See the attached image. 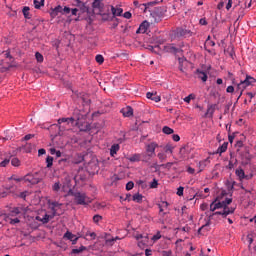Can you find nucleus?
<instances>
[{
    "mask_svg": "<svg viewBox=\"0 0 256 256\" xmlns=\"http://www.w3.org/2000/svg\"><path fill=\"white\" fill-rule=\"evenodd\" d=\"M193 99H195V94H189L188 96H186L184 98V102L185 103H191V101H193Z\"/></svg>",
    "mask_w": 256,
    "mask_h": 256,
    "instance_id": "obj_34",
    "label": "nucleus"
},
{
    "mask_svg": "<svg viewBox=\"0 0 256 256\" xmlns=\"http://www.w3.org/2000/svg\"><path fill=\"white\" fill-rule=\"evenodd\" d=\"M162 255H163V256H172V255H173V252H171V251H163V252H162Z\"/></svg>",
    "mask_w": 256,
    "mask_h": 256,
    "instance_id": "obj_63",
    "label": "nucleus"
},
{
    "mask_svg": "<svg viewBox=\"0 0 256 256\" xmlns=\"http://www.w3.org/2000/svg\"><path fill=\"white\" fill-rule=\"evenodd\" d=\"M177 37H191L192 32L191 30L185 29V28H178L176 30Z\"/></svg>",
    "mask_w": 256,
    "mask_h": 256,
    "instance_id": "obj_12",
    "label": "nucleus"
},
{
    "mask_svg": "<svg viewBox=\"0 0 256 256\" xmlns=\"http://www.w3.org/2000/svg\"><path fill=\"white\" fill-rule=\"evenodd\" d=\"M160 215H166L167 211H169V202L161 201L158 203Z\"/></svg>",
    "mask_w": 256,
    "mask_h": 256,
    "instance_id": "obj_11",
    "label": "nucleus"
},
{
    "mask_svg": "<svg viewBox=\"0 0 256 256\" xmlns=\"http://www.w3.org/2000/svg\"><path fill=\"white\" fill-rule=\"evenodd\" d=\"M46 163H47V167H48V168L53 167V157L48 156V157L46 158Z\"/></svg>",
    "mask_w": 256,
    "mask_h": 256,
    "instance_id": "obj_39",
    "label": "nucleus"
},
{
    "mask_svg": "<svg viewBox=\"0 0 256 256\" xmlns=\"http://www.w3.org/2000/svg\"><path fill=\"white\" fill-rule=\"evenodd\" d=\"M151 51H153L154 53H171V51H173V46H171V44L168 45H158V46H151Z\"/></svg>",
    "mask_w": 256,
    "mask_h": 256,
    "instance_id": "obj_6",
    "label": "nucleus"
},
{
    "mask_svg": "<svg viewBox=\"0 0 256 256\" xmlns=\"http://www.w3.org/2000/svg\"><path fill=\"white\" fill-rule=\"evenodd\" d=\"M132 201H135L136 203H141V201H143V195H141L140 193L134 194L132 197Z\"/></svg>",
    "mask_w": 256,
    "mask_h": 256,
    "instance_id": "obj_32",
    "label": "nucleus"
},
{
    "mask_svg": "<svg viewBox=\"0 0 256 256\" xmlns=\"http://www.w3.org/2000/svg\"><path fill=\"white\" fill-rule=\"evenodd\" d=\"M99 15H101L103 21H113V15L107 9L99 12Z\"/></svg>",
    "mask_w": 256,
    "mask_h": 256,
    "instance_id": "obj_14",
    "label": "nucleus"
},
{
    "mask_svg": "<svg viewBox=\"0 0 256 256\" xmlns=\"http://www.w3.org/2000/svg\"><path fill=\"white\" fill-rule=\"evenodd\" d=\"M57 15H59V12H57L55 8L51 9L50 17H52V19H55V17H57Z\"/></svg>",
    "mask_w": 256,
    "mask_h": 256,
    "instance_id": "obj_49",
    "label": "nucleus"
},
{
    "mask_svg": "<svg viewBox=\"0 0 256 256\" xmlns=\"http://www.w3.org/2000/svg\"><path fill=\"white\" fill-rule=\"evenodd\" d=\"M185 61H187V60H185V58H179L178 59V62H179V69H180V71L182 72V73H184V68H183V63H185Z\"/></svg>",
    "mask_w": 256,
    "mask_h": 256,
    "instance_id": "obj_35",
    "label": "nucleus"
},
{
    "mask_svg": "<svg viewBox=\"0 0 256 256\" xmlns=\"http://www.w3.org/2000/svg\"><path fill=\"white\" fill-rule=\"evenodd\" d=\"M54 9H56L58 13H61L63 15V7L61 5L56 6Z\"/></svg>",
    "mask_w": 256,
    "mask_h": 256,
    "instance_id": "obj_61",
    "label": "nucleus"
},
{
    "mask_svg": "<svg viewBox=\"0 0 256 256\" xmlns=\"http://www.w3.org/2000/svg\"><path fill=\"white\" fill-rule=\"evenodd\" d=\"M64 239H68V241L72 242V245H77V241H79V237L75 236L73 233L70 231H67L64 234Z\"/></svg>",
    "mask_w": 256,
    "mask_h": 256,
    "instance_id": "obj_13",
    "label": "nucleus"
},
{
    "mask_svg": "<svg viewBox=\"0 0 256 256\" xmlns=\"http://www.w3.org/2000/svg\"><path fill=\"white\" fill-rule=\"evenodd\" d=\"M227 147H229V142H224L218 149L216 150V153L218 155H223L225 151H227Z\"/></svg>",
    "mask_w": 256,
    "mask_h": 256,
    "instance_id": "obj_20",
    "label": "nucleus"
},
{
    "mask_svg": "<svg viewBox=\"0 0 256 256\" xmlns=\"http://www.w3.org/2000/svg\"><path fill=\"white\" fill-rule=\"evenodd\" d=\"M162 133H164L165 135H173L174 131L173 128H170L169 126H164L162 128Z\"/></svg>",
    "mask_w": 256,
    "mask_h": 256,
    "instance_id": "obj_31",
    "label": "nucleus"
},
{
    "mask_svg": "<svg viewBox=\"0 0 256 256\" xmlns=\"http://www.w3.org/2000/svg\"><path fill=\"white\" fill-rule=\"evenodd\" d=\"M159 239H161V232H157L153 237H152V240L154 241H159Z\"/></svg>",
    "mask_w": 256,
    "mask_h": 256,
    "instance_id": "obj_51",
    "label": "nucleus"
},
{
    "mask_svg": "<svg viewBox=\"0 0 256 256\" xmlns=\"http://www.w3.org/2000/svg\"><path fill=\"white\" fill-rule=\"evenodd\" d=\"M33 3H34L35 9H41V7L45 5V0H40V1L34 0Z\"/></svg>",
    "mask_w": 256,
    "mask_h": 256,
    "instance_id": "obj_30",
    "label": "nucleus"
},
{
    "mask_svg": "<svg viewBox=\"0 0 256 256\" xmlns=\"http://www.w3.org/2000/svg\"><path fill=\"white\" fill-rule=\"evenodd\" d=\"M9 181H17L18 183L23 180V178L17 177L15 175H12L11 177L8 178Z\"/></svg>",
    "mask_w": 256,
    "mask_h": 256,
    "instance_id": "obj_43",
    "label": "nucleus"
},
{
    "mask_svg": "<svg viewBox=\"0 0 256 256\" xmlns=\"http://www.w3.org/2000/svg\"><path fill=\"white\" fill-rule=\"evenodd\" d=\"M159 147V144L157 142H150L146 144V155L151 159L152 157H155V149Z\"/></svg>",
    "mask_w": 256,
    "mask_h": 256,
    "instance_id": "obj_8",
    "label": "nucleus"
},
{
    "mask_svg": "<svg viewBox=\"0 0 256 256\" xmlns=\"http://www.w3.org/2000/svg\"><path fill=\"white\" fill-rule=\"evenodd\" d=\"M200 25H207V20L205 18H201L199 20Z\"/></svg>",
    "mask_w": 256,
    "mask_h": 256,
    "instance_id": "obj_64",
    "label": "nucleus"
},
{
    "mask_svg": "<svg viewBox=\"0 0 256 256\" xmlns=\"http://www.w3.org/2000/svg\"><path fill=\"white\" fill-rule=\"evenodd\" d=\"M119 149H121V147L119 146V144H113L110 148V155L111 157H114L117 155V152L119 151Z\"/></svg>",
    "mask_w": 256,
    "mask_h": 256,
    "instance_id": "obj_23",
    "label": "nucleus"
},
{
    "mask_svg": "<svg viewBox=\"0 0 256 256\" xmlns=\"http://www.w3.org/2000/svg\"><path fill=\"white\" fill-rule=\"evenodd\" d=\"M197 77L198 79H201V81H203V83H205L208 79L207 73L201 70H197L196 71Z\"/></svg>",
    "mask_w": 256,
    "mask_h": 256,
    "instance_id": "obj_22",
    "label": "nucleus"
},
{
    "mask_svg": "<svg viewBox=\"0 0 256 256\" xmlns=\"http://www.w3.org/2000/svg\"><path fill=\"white\" fill-rule=\"evenodd\" d=\"M11 165L12 167H21V160H19L17 157H13L11 159Z\"/></svg>",
    "mask_w": 256,
    "mask_h": 256,
    "instance_id": "obj_29",
    "label": "nucleus"
},
{
    "mask_svg": "<svg viewBox=\"0 0 256 256\" xmlns=\"http://www.w3.org/2000/svg\"><path fill=\"white\" fill-rule=\"evenodd\" d=\"M255 78L249 75H245L243 80H240L239 83L233 81V85L236 86V93H239V97L243 95V92L247 89V87H251V85H255Z\"/></svg>",
    "mask_w": 256,
    "mask_h": 256,
    "instance_id": "obj_2",
    "label": "nucleus"
},
{
    "mask_svg": "<svg viewBox=\"0 0 256 256\" xmlns=\"http://www.w3.org/2000/svg\"><path fill=\"white\" fill-rule=\"evenodd\" d=\"M83 251H87V247L85 246H80L79 248H74L72 249V253L74 255H79V253H83Z\"/></svg>",
    "mask_w": 256,
    "mask_h": 256,
    "instance_id": "obj_28",
    "label": "nucleus"
},
{
    "mask_svg": "<svg viewBox=\"0 0 256 256\" xmlns=\"http://www.w3.org/2000/svg\"><path fill=\"white\" fill-rule=\"evenodd\" d=\"M159 187V182L157 179H153V181L150 183V189H157Z\"/></svg>",
    "mask_w": 256,
    "mask_h": 256,
    "instance_id": "obj_38",
    "label": "nucleus"
},
{
    "mask_svg": "<svg viewBox=\"0 0 256 256\" xmlns=\"http://www.w3.org/2000/svg\"><path fill=\"white\" fill-rule=\"evenodd\" d=\"M148 29H149V22L144 21V22L141 23V25L139 26L136 33H147Z\"/></svg>",
    "mask_w": 256,
    "mask_h": 256,
    "instance_id": "obj_17",
    "label": "nucleus"
},
{
    "mask_svg": "<svg viewBox=\"0 0 256 256\" xmlns=\"http://www.w3.org/2000/svg\"><path fill=\"white\" fill-rule=\"evenodd\" d=\"M109 9H111L112 17H121L123 15V8L109 6Z\"/></svg>",
    "mask_w": 256,
    "mask_h": 256,
    "instance_id": "obj_15",
    "label": "nucleus"
},
{
    "mask_svg": "<svg viewBox=\"0 0 256 256\" xmlns=\"http://www.w3.org/2000/svg\"><path fill=\"white\" fill-rule=\"evenodd\" d=\"M122 113H123L124 117H131L133 115V108L127 107L125 109H122Z\"/></svg>",
    "mask_w": 256,
    "mask_h": 256,
    "instance_id": "obj_27",
    "label": "nucleus"
},
{
    "mask_svg": "<svg viewBox=\"0 0 256 256\" xmlns=\"http://www.w3.org/2000/svg\"><path fill=\"white\" fill-rule=\"evenodd\" d=\"M235 174L240 181H243V179L249 180L251 177H253V175H245V170H243V168H237Z\"/></svg>",
    "mask_w": 256,
    "mask_h": 256,
    "instance_id": "obj_10",
    "label": "nucleus"
},
{
    "mask_svg": "<svg viewBox=\"0 0 256 256\" xmlns=\"http://www.w3.org/2000/svg\"><path fill=\"white\" fill-rule=\"evenodd\" d=\"M131 17H132L131 12H125V13L123 14V18H124V19H131Z\"/></svg>",
    "mask_w": 256,
    "mask_h": 256,
    "instance_id": "obj_60",
    "label": "nucleus"
},
{
    "mask_svg": "<svg viewBox=\"0 0 256 256\" xmlns=\"http://www.w3.org/2000/svg\"><path fill=\"white\" fill-rule=\"evenodd\" d=\"M46 153H47V151L45 149H43V148L38 150L39 157H41V155H45Z\"/></svg>",
    "mask_w": 256,
    "mask_h": 256,
    "instance_id": "obj_62",
    "label": "nucleus"
},
{
    "mask_svg": "<svg viewBox=\"0 0 256 256\" xmlns=\"http://www.w3.org/2000/svg\"><path fill=\"white\" fill-rule=\"evenodd\" d=\"M35 58L38 61V63H43V54L36 52L35 53Z\"/></svg>",
    "mask_w": 256,
    "mask_h": 256,
    "instance_id": "obj_42",
    "label": "nucleus"
},
{
    "mask_svg": "<svg viewBox=\"0 0 256 256\" xmlns=\"http://www.w3.org/2000/svg\"><path fill=\"white\" fill-rule=\"evenodd\" d=\"M57 15H59V12H57L55 8L51 9L50 17H52V19H55V17H57Z\"/></svg>",
    "mask_w": 256,
    "mask_h": 256,
    "instance_id": "obj_48",
    "label": "nucleus"
},
{
    "mask_svg": "<svg viewBox=\"0 0 256 256\" xmlns=\"http://www.w3.org/2000/svg\"><path fill=\"white\" fill-rule=\"evenodd\" d=\"M161 147H162L163 151L159 152L157 154V157H158L160 163H165V161H167V155H173L175 146H173L171 143H168L165 146H161Z\"/></svg>",
    "mask_w": 256,
    "mask_h": 256,
    "instance_id": "obj_3",
    "label": "nucleus"
},
{
    "mask_svg": "<svg viewBox=\"0 0 256 256\" xmlns=\"http://www.w3.org/2000/svg\"><path fill=\"white\" fill-rule=\"evenodd\" d=\"M52 211H53V215L57 214V207H61V203L59 202H52Z\"/></svg>",
    "mask_w": 256,
    "mask_h": 256,
    "instance_id": "obj_33",
    "label": "nucleus"
},
{
    "mask_svg": "<svg viewBox=\"0 0 256 256\" xmlns=\"http://www.w3.org/2000/svg\"><path fill=\"white\" fill-rule=\"evenodd\" d=\"M61 123H75V118L74 117H70V118H60L58 119V125H61Z\"/></svg>",
    "mask_w": 256,
    "mask_h": 256,
    "instance_id": "obj_25",
    "label": "nucleus"
},
{
    "mask_svg": "<svg viewBox=\"0 0 256 256\" xmlns=\"http://www.w3.org/2000/svg\"><path fill=\"white\" fill-rule=\"evenodd\" d=\"M17 223H20L19 218L10 219V225H17Z\"/></svg>",
    "mask_w": 256,
    "mask_h": 256,
    "instance_id": "obj_54",
    "label": "nucleus"
},
{
    "mask_svg": "<svg viewBox=\"0 0 256 256\" xmlns=\"http://www.w3.org/2000/svg\"><path fill=\"white\" fill-rule=\"evenodd\" d=\"M22 13H23L25 19H30V17H29V7L25 6L22 10Z\"/></svg>",
    "mask_w": 256,
    "mask_h": 256,
    "instance_id": "obj_36",
    "label": "nucleus"
},
{
    "mask_svg": "<svg viewBox=\"0 0 256 256\" xmlns=\"http://www.w3.org/2000/svg\"><path fill=\"white\" fill-rule=\"evenodd\" d=\"M136 241H138V247L140 249H145L149 245V236H143L141 234L134 235Z\"/></svg>",
    "mask_w": 256,
    "mask_h": 256,
    "instance_id": "obj_7",
    "label": "nucleus"
},
{
    "mask_svg": "<svg viewBox=\"0 0 256 256\" xmlns=\"http://www.w3.org/2000/svg\"><path fill=\"white\" fill-rule=\"evenodd\" d=\"M226 9L229 11L233 7V0H227Z\"/></svg>",
    "mask_w": 256,
    "mask_h": 256,
    "instance_id": "obj_55",
    "label": "nucleus"
},
{
    "mask_svg": "<svg viewBox=\"0 0 256 256\" xmlns=\"http://www.w3.org/2000/svg\"><path fill=\"white\" fill-rule=\"evenodd\" d=\"M235 92V87L233 86H228L226 89V93H234Z\"/></svg>",
    "mask_w": 256,
    "mask_h": 256,
    "instance_id": "obj_57",
    "label": "nucleus"
},
{
    "mask_svg": "<svg viewBox=\"0 0 256 256\" xmlns=\"http://www.w3.org/2000/svg\"><path fill=\"white\" fill-rule=\"evenodd\" d=\"M103 219V216L99 215V214H96L93 216V221L95 223H99V221H101Z\"/></svg>",
    "mask_w": 256,
    "mask_h": 256,
    "instance_id": "obj_44",
    "label": "nucleus"
},
{
    "mask_svg": "<svg viewBox=\"0 0 256 256\" xmlns=\"http://www.w3.org/2000/svg\"><path fill=\"white\" fill-rule=\"evenodd\" d=\"M147 99H151V101H155V103H159V101H161V96L148 92L146 94Z\"/></svg>",
    "mask_w": 256,
    "mask_h": 256,
    "instance_id": "obj_19",
    "label": "nucleus"
},
{
    "mask_svg": "<svg viewBox=\"0 0 256 256\" xmlns=\"http://www.w3.org/2000/svg\"><path fill=\"white\" fill-rule=\"evenodd\" d=\"M211 36H208L207 40H206V44L209 46V47H215V42L214 41H211Z\"/></svg>",
    "mask_w": 256,
    "mask_h": 256,
    "instance_id": "obj_50",
    "label": "nucleus"
},
{
    "mask_svg": "<svg viewBox=\"0 0 256 256\" xmlns=\"http://www.w3.org/2000/svg\"><path fill=\"white\" fill-rule=\"evenodd\" d=\"M86 237H91V239H96L97 234H95V232H87Z\"/></svg>",
    "mask_w": 256,
    "mask_h": 256,
    "instance_id": "obj_52",
    "label": "nucleus"
},
{
    "mask_svg": "<svg viewBox=\"0 0 256 256\" xmlns=\"http://www.w3.org/2000/svg\"><path fill=\"white\" fill-rule=\"evenodd\" d=\"M92 7L95 11H98V13H101L104 9H106V11H109V6H105V4L101 2V0H94V2L92 3Z\"/></svg>",
    "mask_w": 256,
    "mask_h": 256,
    "instance_id": "obj_9",
    "label": "nucleus"
},
{
    "mask_svg": "<svg viewBox=\"0 0 256 256\" xmlns=\"http://www.w3.org/2000/svg\"><path fill=\"white\" fill-rule=\"evenodd\" d=\"M209 163H211V160L209 158H206V159L198 162V164H197V167L199 169L198 173H201L205 169V167H207V165H209Z\"/></svg>",
    "mask_w": 256,
    "mask_h": 256,
    "instance_id": "obj_16",
    "label": "nucleus"
},
{
    "mask_svg": "<svg viewBox=\"0 0 256 256\" xmlns=\"http://www.w3.org/2000/svg\"><path fill=\"white\" fill-rule=\"evenodd\" d=\"M11 163V159L5 158L2 162H0V167H7Z\"/></svg>",
    "mask_w": 256,
    "mask_h": 256,
    "instance_id": "obj_40",
    "label": "nucleus"
},
{
    "mask_svg": "<svg viewBox=\"0 0 256 256\" xmlns=\"http://www.w3.org/2000/svg\"><path fill=\"white\" fill-rule=\"evenodd\" d=\"M71 183V179L66 178V183L61 186L60 182H55L52 186V191L55 193H59V191H63L64 193L69 191L71 189V186L69 184Z\"/></svg>",
    "mask_w": 256,
    "mask_h": 256,
    "instance_id": "obj_5",
    "label": "nucleus"
},
{
    "mask_svg": "<svg viewBox=\"0 0 256 256\" xmlns=\"http://www.w3.org/2000/svg\"><path fill=\"white\" fill-rule=\"evenodd\" d=\"M76 205H89L91 199L85 192H74L72 193Z\"/></svg>",
    "mask_w": 256,
    "mask_h": 256,
    "instance_id": "obj_4",
    "label": "nucleus"
},
{
    "mask_svg": "<svg viewBox=\"0 0 256 256\" xmlns=\"http://www.w3.org/2000/svg\"><path fill=\"white\" fill-rule=\"evenodd\" d=\"M133 187H135V183H133V181H130L126 184L127 191H131V189H133Z\"/></svg>",
    "mask_w": 256,
    "mask_h": 256,
    "instance_id": "obj_45",
    "label": "nucleus"
},
{
    "mask_svg": "<svg viewBox=\"0 0 256 256\" xmlns=\"http://www.w3.org/2000/svg\"><path fill=\"white\" fill-rule=\"evenodd\" d=\"M183 191H185V188H183V186H180V187L177 189L176 194L178 195V197H183Z\"/></svg>",
    "mask_w": 256,
    "mask_h": 256,
    "instance_id": "obj_46",
    "label": "nucleus"
},
{
    "mask_svg": "<svg viewBox=\"0 0 256 256\" xmlns=\"http://www.w3.org/2000/svg\"><path fill=\"white\" fill-rule=\"evenodd\" d=\"M172 139H173V141H175L176 143L179 142V141H181V137H179V135H177V134H174V135L172 136Z\"/></svg>",
    "mask_w": 256,
    "mask_h": 256,
    "instance_id": "obj_59",
    "label": "nucleus"
},
{
    "mask_svg": "<svg viewBox=\"0 0 256 256\" xmlns=\"http://www.w3.org/2000/svg\"><path fill=\"white\" fill-rule=\"evenodd\" d=\"M69 13H71V8H69L67 6L62 8V15H69Z\"/></svg>",
    "mask_w": 256,
    "mask_h": 256,
    "instance_id": "obj_47",
    "label": "nucleus"
},
{
    "mask_svg": "<svg viewBox=\"0 0 256 256\" xmlns=\"http://www.w3.org/2000/svg\"><path fill=\"white\" fill-rule=\"evenodd\" d=\"M200 209L201 211H207V209H209V205L207 203H202L200 205Z\"/></svg>",
    "mask_w": 256,
    "mask_h": 256,
    "instance_id": "obj_53",
    "label": "nucleus"
},
{
    "mask_svg": "<svg viewBox=\"0 0 256 256\" xmlns=\"http://www.w3.org/2000/svg\"><path fill=\"white\" fill-rule=\"evenodd\" d=\"M197 197H201V199H207V195L203 194V191H199L196 193Z\"/></svg>",
    "mask_w": 256,
    "mask_h": 256,
    "instance_id": "obj_56",
    "label": "nucleus"
},
{
    "mask_svg": "<svg viewBox=\"0 0 256 256\" xmlns=\"http://www.w3.org/2000/svg\"><path fill=\"white\" fill-rule=\"evenodd\" d=\"M175 163H177V162H168L166 164H162V167H163V169H168V171H169V169H171L173 167V165H175Z\"/></svg>",
    "mask_w": 256,
    "mask_h": 256,
    "instance_id": "obj_37",
    "label": "nucleus"
},
{
    "mask_svg": "<svg viewBox=\"0 0 256 256\" xmlns=\"http://www.w3.org/2000/svg\"><path fill=\"white\" fill-rule=\"evenodd\" d=\"M105 61V58H103V55L98 54L96 55V63H99L101 65Z\"/></svg>",
    "mask_w": 256,
    "mask_h": 256,
    "instance_id": "obj_41",
    "label": "nucleus"
},
{
    "mask_svg": "<svg viewBox=\"0 0 256 256\" xmlns=\"http://www.w3.org/2000/svg\"><path fill=\"white\" fill-rule=\"evenodd\" d=\"M231 203H233L232 198H225V199L216 198L210 204V211L214 213L209 216L206 224L202 226V229H205V227H209V225H211V219H213L215 215H222V217H227V215H231L232 213H235V208L233 207L229 208L228 206V205H231ZM217 209H223V211H217Z\"/></svg>",
    "mask_w": 256,
    "mask_h": 256,
    "instance_id": "obj_1",
    "label": "nucleus"
},
{
    "mask_svg": "<svg viewBox=\"0 0 256 256\" xmlns=\"http://www.w3.org/2000/svg\"><path fill=\"white\" fill-rule=\"evenodd\" d=\"M21 211H23L22 208L15 207L10 211L9 217H17V215L21 214Z\"/></svg>",
    "mask_w": 256,
    "mask_h": 256,
    "instance_id": "obj_24",
    "label": "nucleus"
},
{
    "mask_svg": "<svg viewBox=\"0 0 256 256\" xmlns=\"http://www.w3.org/2000/svg\"><path fill=\"white\" fill-rule=\"evenodd\" d=\"M143 154H133L129 157H127V160L130 161V163H139L141 161V157Z\"/></svg>",
    "mask_w": 256,
    "mask_h": 256,
    "instance_id": "obj_18",
    "label": "nucleus"
},
{
    "mask_svg": "<svg viewBox=\"0 0 256 256\" xmlns=\"http://www.w3.org/2000/svg\"><path fill=\"white\" fill-rule=\"evenodd\" d=\"M187 173H189L190 175H194L195 174V170L191 166H188L187 167Z\"/></svg>",
    "mask_w": 256,
    "mask_h": 256,
    "instance_id": "obj_58",
    "label": "nucleus"
},
{
    "mask_svg": "<svg viewBox=\"0 0 256 256\" xmlns=\"http://www.w3.org/2000/svg\"><path fill=\"white\" fill-rule=\"evenodd\" d=\"M53 217H55V215L51 216L49 214H45L43 218L40 219L39 216H38V217H36V219L38 221H42L43 223H49V220L53 219Z\"/></svg>",
    "mask_w": 256,
    "mask_h": 256,
    "instance_id": "obj_26",
    "label": "nucleus"
},
{
    "mask_svg": "<svg viewBox=\"0 0 256 256\" xmlns=\"http://www.w3.org/2000/svg\"><path fill=\"white\" fill-rule=\"evenodd\" d=\"M214 113H215V105L209 104L207 107V111L205 113V117H213Z\"/></svg>",
    "mask_w": 256,
    "mask_h": 256,
    "instance_id": "obj_21",
    "label": "nucleus"
}]
</instances>
